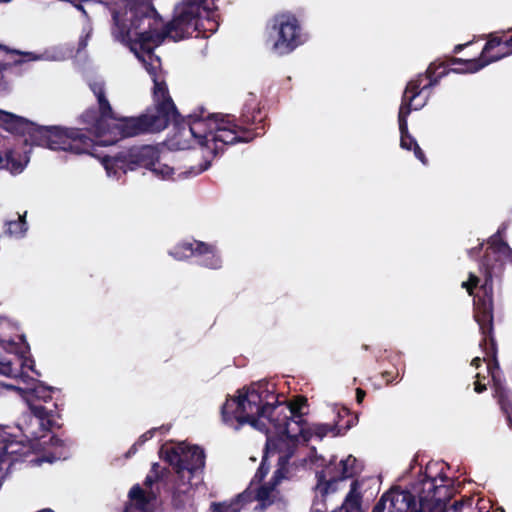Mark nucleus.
<instances>
[{
  "mask_svg": "<svg viewBox=\"0 0 512 512\" xmlns=\"http://www.w3.org/2000/svg\"><path fill=\"white\" fill-rule=\"evenodd\" d=\"M283 478H284V471H283V468L280 467L274 472V474L271 478V481L274 482L276 485H279Z\"/></svg>",
  "mask_w": 512,
  "mask_h": 512,
  "instance_id": "43",
  "label": "nucleus"
},
{
  "mask_svg": "<svg viewBox=\"0 0 512 512\" xmlns=\"http://www.w3.org/2000/svg\"><path fill=\"white\" fill-rule=\"evenodd\" d=\"M164 460L172 466L176 477L172 486V500L175 506H183L193 483L197 478L202 480L205 468L206 455L204 450L197 446L181 444L165 451Z\"/></svg>",
  "mask_w": 512,
  "mask_h": 512,
  "instance_id": "7",
  "label": "nucleus"
},
{
  "mask_svg": "<svg viewBox=\"0 0 512 512\" xmlns=\"http://www.w3.org/2000/svg\"><path fill=\"white\" fill-rule=\"evenodd\" d=\"M39 512H54V511L52 509L47 508V509H43V510H41Z\"/></svg>",
  "mask_w": 512,
  "mask_h": 512,
  "instance_id": "56",
  "label": "nucleus"
},
{
  "mask_svg": "<svg viewBox=\"0 0 512 512\" xmlns=\"http://www.w3.org/2000/svg\"><path fill=\"white\" fill-rule=\"evenodd\" d=\"M215 0H208L209 3L213 4Z\"/></svg>",
  "mask_w": 512,
  "mask_h": 512,
  "instance_id": "58",
  "label": "nucleus"
},
{
  "mask_svg": "<svg viewBox=\"0 0 512 512\" xmlns=\"http://www.w3.org/2000/svg\"><path fill=\"white\" fill-rule=\"evenodd\" d=\"M89 88L97 100L106 97L105 84L102 81H94L89 83Z\"/></svg>",
  "mask_w": 512,
  "mask_h": 512,
  "instance_id": "33",
  "label": "nucleus"
},
{
  "mask_svg": "<svg viewBox=\"0 0 512 512\" xmlns=\"http://www.w3.org/2000/svg\"><path fill=\"white\" fill-rule=\"evenodd\" d=\"M449 73L444 63L437 59L429 64L424 73H419L411 79L403 92L401 105L398 112V124L400 131V146L405 150H412L418 144L415 138L409 133L407 118L413 110L423 108L431 94V89Z\"/></svg>",
  "mask_w": 512,
  "mask_h": 512,
  "instance_id": "6",
  "label": "nucleus"
},
{
  "mask_svg": "<svg viewBox=\"0 0 512 512\" xmlns=\"http://www.w3.org/2000/svg\"><path fill=\"white\" fill-rule=\"evenodd\" d=\"M98 108L89 107L80 116V122L85 126L81 131L86 130L96 138L106 136L109 130L110 121L116 120L114 112L107 96L97 100ZM87 136L84 132H82Z\"/></svg>",
  "mask_w": 512,
  "mask_h": 512,
  "instance_id": "15",
  "label": "nucleus"
},
{
  "mask_svg": "<svg viewBox=\"0 0 512 512\" xmlns=\"http://www.w3.org/2000/svg\"><path fill=\"white\" fill-rule=\"evenodd\" d=\"M267 440L264 448V456H269L270 454H275L279 451V447L281 442L283 441V438H286L285 436H276L273 437L271 434H266Z\"/></svg>",
  "mask_w": 512,
  "mask_h": 512,
  "instance_id": "29",
  "label": "nucleus"
},
{
  "mask_svg": "<svg viewBox=\"0 0 512 512\" xmlns=\"http://www.w3.org/2000/svg\"><path fill=\"white\" fill-rule=\"evenodd\" d=\"M285 462H286L285 458H284L283 456H281V457L279 458V464H280L281 466H283V465L285 464Z\"/></svg>",
  "mask_w": 512,
  "mask_h": 512,
  "instance_id": "54",
  "label": "nucleus"
},
{
  "mask_svg": "<svg viewBox=\"0 0 512 512\" xmlns=\"http://www.w3.org/2000/svg\"><path fill=\"white\" fill-rule=\"evenodd\" d=\"M51 443L53 445H58V446H62L63 445V440H61L60 438H58L57 436H52L51 437Z\"/></svg>",
  "mask_w": 512,
  "mask_h": 512,
  "instance_id": "50",
  "label": "nucleus"
},
{
  "mask_svg": "<svg viewBox=\"0 0 512 512\" xmlns=\"http://www.w3.org/2000/svg\"><path fill=\"white\" fill-rule=\"evenodd\" d=\"M241 495L239 494L235 500L231 502H212L210 505L211 512H238L235 506L238 504Z\"/></svg>",
  "mask_w": 512,
  "mask_h": 512,
  "instance_id": "28",
  "label": "nucleus"
},
{
  "mask_svg": "<svg viewBox=\"0 0 512 512\" xmlns=\"http://www.w3.org/2000/svg\"><path fill=\"white\" fill-rule=\"evenodd\" d=\"M263 487H266L267 491L272 494V492L275 490V488L278 486L271 480L265 484L262 485Z\"/></svg>",
  "mask_w": 512,
  "mask_h": 512,
  "instance_id": "47",
  "label": "nucleus"
},
{
  "mask_svg": "<svg viewBox=\"0 0 512 512\" xmlns=\"http://www.w3.org/2000/svg\"><path fill=\"white\" fill-rule=\"evenodd\" d=\"M137 446H138V444L134 443V444L130 447V449L128 450V452H127L126 456H127V457H130L131 455L135 454V453H136V451H137Z\"/></svg>",
  "mask_w": 512,
  "mask_h": 512,
  "instance_id": "52",
  "label": "nucleus"
},
{
  "mask_svg": "<svg viewBox=\"0 0 512 512\" xmlns=\"http://www.w3.org/2000/svg\"><path fill=\"white\" fill-rule=\"evenodd\" d=\"M153 435H154V430H149V431L145 432L143 435L140 436V438L138 439L136 444H138V445L144 444L147 440L151 439L153 437Z\"/></svg>",
  "mask_w": 512,
  "mask_h": 512,
  "instance_id": "45",
  "label": "nucleus"
},
{
  "mask_svg": "<svg viewBox=\"0 0 512 512\" xmlns=\"http://www.w3.org/2000/svg\"><path fill=\"white\" fill-rule=\"evenodd\" d=\"M365 396H366L365 390H363L362 388L356 389V402L358 404H361L363 402Z\"/></svg>",
  "mask_w": 512,
  "mask_h": 512,
  "instance_id": "46",
  "label": "nucleus"
},
{
  "mask_svg": "<svg viewBox=\"0 0 512 512\" xmlns=\"http://www.w3.org/2000/svg\"><path fill=\"white\" fill-rule=\"evenodd\" d=\"M152 172H154L156 175H160L163 179L169 178L173 175L174 170L172 167L161 164L159 162V159L157 160L156 165L154 166V169H151Z\"/></svg>",
  "mask_w": 512,
  "mask_h": 512,
  "instance_id": "32",
  "label": "nucleus"
},
{
  "mask_svg": "<svg viewBox=\"0 0 512 512\" xmlns=\"http://www.w3.org/2000/svg\"><path fill=\"white\" fill-rule=\"evenodd\" d=\"M382 378L385 380L387 384L392 383L396 377L398 376V372H392V371H383Z\"/></svg>",
  "mask_w": 512,
  "mask_h": 512,
  "instance_id": "42",
  "label": "nucleus"
},
{
  "mask_svg": "<svg viewBox=\"0 0 512 512\" xmlns=\"http://www.w3.org/2000/svg\"><path fill=\"white\" fill-rule=\"evenodd\" d=\"M479 343V346L485 354L484 361H487V369L493 379V396L500 407L501 412L504 414L506 422H512V391L506 388L502 383L496 379L494 369H499L497 360V343L495 342V353L490 351L491 340L486 338L484 334Z\"/></svg>",
  "mask_w": 512,
  "mask_h": 512,
  "instance_id": "14",
  "label": "nucleus"
},
{
  "mask_svg": "<svg viewBox=\"0 0 512 512\" xmlns=\"http://www.w3.org/2000/svg\"><path fill=\"white\" fill-rule=\"evenodd\" d=\"M387 504V496L381 495L379 500L376 502L371 512H385Z\"/></svg>",
  "mask_w": 512,
  "mask_h": 512,
  "instance_id": "38",
  "label": "nucleus"
},
{
  "mask_svg": "<svg viewBox=\"0 0 512 512\" xmlns=\"http://www.w3.org/2000/svg\"><path fill=\"white\" fill-rule=\"evenodd\" d=\"M482 359L480 357H475L471 361V365L475 368H479L481 366Z\"/></svg>",
  "mask_w": 512,
  "mask_h": 512,
  "instance_id": "49",
  "label": "nucleus"
},
{
  "mask_svg": "<svg viewBox=\"0 0 512 512\" xmlns=\"http://www.w3.org/2000/svg\"><path fill=\"white\" fill-rule=\"evenodd\" d=\"M210 9L208 0H182L175 6L171 21L165 24L167 38L179 41L191 36L198 29L202 11Z\"/></svg>",
  "mask_w": 512,
  "mask_h": 512,
  "instance_id": "12",
  "label": "nucleus"
},
{
  "mask_svg": "<svg viewBox=\"0 0 512 512\" xmlns=\"http://www.w3.org/2000/svg\"><path fill=\"white\" fill-rule=\"evenodd\" d=\"M480 278L476 276L474 273L470 272L469 277L467 281L462 282V288H464L469 296H473V300L475 299V296L479 294L480 292Z\"/></svg>",
  "mask_w": 512,
  "mask_h": 512,
  "instance_id": "27",
  "label": "nucleus"
},
{
  "mask_svg": "<svg viewBox=\"0 0 512 512\" xmlns=\"http://www.w3.org/2000/svg\"><path fill=\"white\" fill-rule=\"evenodd\" d=\"M271 494L267 491L266 487L262 485L257 489L256 499L260 502H265L270 499Z\"/></svg>",
  "mask_w": 512,
  "mask_h": 512,
  "instance_id": "39",
  "label": "nucleus"
},
{
  "mask_svg": "<svg viewBox=\"0 0 512 512\" xmlns=\"http://www.w3.org/2000/svg\"><path fill=\"white\" fill-rule=\"evenodd\" d=\"M383 495L387 496V503L389 502L388 512H414L417 510L416 496L409 490L395 486L384 492Z\"/></svg>",
  "mask_w": 512,
  "mask_h": 512,
  "instance_id": "18",
  "label": "nucleus"
},
{
  "mask_svg": "<svg viewBox=\"0 0 512 512\" xmlns=\"http://www.w3.org/2000/svg\"><path fill=\"white\" fill-rule=\"evenodd\" d=\"M339 420L331 424H316L310 430H306V436L310 438L316 436L320 440L327 436L329 433L336 435H344L349 429H351L357 422L358 416L353 414L348 408L342 407L338 411Z\"/></svg>",
  "mask_w": 512,
  "mask_h": 512,
  "instance_id": "17",
  "label": "nucleus"
},
{
  "mask_svg": "<svg viewBox=\"0 0 512 512\" xmlns=\"http://www.w3.org/2000/svg\"><path fill=\"white\" fill-rule=\"evenodd\" d=\"M169 473L170 471L167 468L161 467L159 463H153L149 474L144 480V485L150 488L154 483L164 481Z\"/></svg>",
  "mask_w": 512,
  "mask_h": 512,
  "instance_id": "24",
  "label": "nucleus"
},
{
  "mask_svg": "<svg viewBox=\"0 0 512 512\" xmlns=\"http://www.w3.org/2000/svg\"><path fill=\"white\" fill-rule=\"evenodd\" d=\"M51 389L50 388H43V387H36L32 390V393L37 398H42L43 400L51 399Z\"/></svg>",
  "mask_w": 512,
  "mask_h": 512,
  "instance_id": "35",
  "label": "nucleus"
},
{
  "mask_svg": "<svg viewBox=\"0 0 512 512\" xmlns=\"http://www.w3.org/2000/svg\"><path fill=\"white\" fill-rule=\"evenodd\" d=\"M477 380L474 382V390L476 393H482L486 390V385L480 381V374L476 375Z\"/></svg>",
  "mask_w": 512,
  "mask_h": 512,
  "instance_id": "44",
  "label": "nucleus"
},
{
  "mask_svg": "<svg viewBox=\"0 0 512 512\" xmlns=\"http://www.w3.org/2000/svg\"><path fill=\"white\" fill-rule=\"evenodd\" d=\"M128 497L130 502L125 505L123 512H130L132 508L141 512H147L150 503L156 499L154 492H145L139 484H135L130 489Z\"/></svg>",
  "mask_w": 512,
  "mask_h": 512,
  "instance_id": "19",
  "label": "nucleus"
},
{
  "mask_svg": "<svg viewBox=\"0 0 512 512\" xmlns=\"http://www.w3.org/2000/svg\"><path fill=\"white\" fill-rule=\"evenodd\" d=\"M412 150L414 152V156L424 165L428 164V159L423 152V150L420 148L418 144H415V146L412 147Z\"/></svg>",
  "mask_w": 512,
  "mask_h": 512,
  "instance_id": "37",
  "label": "nucleus"
},
{
  "mask_svg": "<svg viewBox=\"0 0 512 512\" xmlns=\"http://www.w3.org/2000/svg\"><path fill=\"white\" fill-rule=\"evenodd\" d=\"M9 169L12 172H19L22 170L20 162L13 158L12 151H6L4 154L0 153V169Z\"/></svg>",
  "mask_w": 512,
  "mask_h": 512,
  "instance_id": "26",
  "label": "nucleus"
},
{
  "mask_svg": "<svg viewBox=\"0 0 512 512\" xmlns=\"http://www.w3.org/2000/svg\"><path fill=\"white\" fill-rule=\"evenodd\" d=\"M0 49H3V50H5V51H7V52H12V53H17V54L19 53L18 51L8 49V48H7L6 46H4V45H0Z\"/></svg>",
  "mask_w": 512,
  "mask_h": 512,
  "instance_id": "53",
  "label": "nucleus"
},
{
  "mask_svg": "<svg viewBox=\"0 0 512 512\" xmlns=\"http://www.w3.org/2000/svg\"><path fill=\"white\" fill-rule=\"evenodd\" d=\"M512 54V29L501 36L490 34L478 58L462 59L447 56L445 69L456 73H475L489 65Z\"/></svg>",
  "mask_w": 512,
  "mask_h": 512,
  "instance_id": "9",
  "label": "nucleus"
},
{
  "mask_svg": "<svg viewBox=\"0 0 512 512\" xmlns=\"http://www.w3.org/2000/svg\"><path fill=\"white\" fill-rule=\"evenodd\" d=\"M268 42L278 55H287L304 43L299 20L291 13L276 14L270 21Z\"/></svg>",
  "mask_w": 512,
  "mask_h": 512,
  "instance_id": "11",
  "label": "nucleus"
},
{
  "mask_svg": "<svg viewBox=\"0 0 512 512\" xmlns=\"http://www.w3.org/2000/svg\"><path fill=\"white\" fill-rule=\"evenodd\" d=\"M26 212L23 216H18L17 220H10L5 223L4 234L10 237L20 238L26 233L28 227L26 222Z\"/></svg>",
  "mask_w": 512,
  "mask_h": 512,
  "instance_id": "22",
  "label": "nucleus"
},
{
  "mask_svg": "<svg viewBox=\"0 0 512 512\" xmlns=\"http://www.w3.org/2000/svg\"><path fill=\"white\" fill-rule=\"evenodd\" d=\"M503 231L504 228L498 229L487 240V248L480 260V271L484 280L474 299V320L479 325L480 333L491 340L492 353H495L493 278L502 275L504 259L512 264V248L502 239Z\"/></svg>",
  "mask_w": 512,
  "mask_h": 512,
  "instance_id": "3",
  "label": "nucleus"
},
{
  "mask_svg": "<svg viewBox=\"0 0 512 512\" xmlns=\"http://www.w3.org/2000/svg\"><path fill=\"white\" fill-rule=\"evenodd\" d=\"M336 460L337 457L332 456L325 468L316 473L317 484L315 490L318 495L313 500L315 512L326 511L327 491L333 482H341L345 479L353 478L361 471L360 464L353 455H348L338 463Z\"/></svg>",
  "mask_w": 512,
  "mask_h": 512,
  "instance_id": "10",
  "label": "nucleus"
},
{
  "mask_svg": "<svg viewBox=\"0 0 512 512\" xmlns=\"http://www.w3.org/2000/svg\"><path fill=\"white\" fill-rule=\"evenodd\" d=\"M483 245H484V243L481 242V243L478 244V246L469 249L467 251L468 252V256L471 259H477L480 256V253H481V251L483 249Z\"/></svg>",
  "mask_w": 512,
  "mask_h": 512,
  "instance_id": "41",
  "label": "nucleus"
},
{
  "mask_svg": "<svg viewBox=\"0 0 512 512\" xmlns=\"http://www.w3.org/2000/svg\"><path fill=\"white\" fill-rule=\"evenodd\" d=\"M269 470L270 464L268 463V457L263 455L261 463L256 471L255 479H257L258 481H262L269 473Z\"/></svg>",
  "mask_w": 512,
  "mask_h": 512,
  "instance_id": "34",
  "label": "nucleus"
},
{
  "mask_svg": "<svg viewBox=\"0 0 512 512\" xmlns=\"http://www.w3.org/2000/svg\"><path fill=\"white\" fill-rule=\"evenodd\" d=\"M287 407L289 408L288 416L290 417V420L294 424V426L297 429V432L300 434V436L303 438L304 441H309L310 437L306 436V429L303 427V413L302 409L303 407L307 406V398L304 396H297L294 400L286 402Z\"/></svg>",
  "mask_w": 512,
  "mask_h": 512,
  "instance_id": "21",
  "label": "nucleus"
},
{
  "mask_svg": "<svg viewBox=\"0 0 512 512\" xmlns=\"http://www.w3.org/2000/svg\"><path fill=\"white\" fill-rule=\"evenodd\" d=\"M471 502H472V499L471 498H466V499H461V500H455L454 503L451 505V509L454 511V512H461L463 507L465 505H471Z\"/></svg>",
  "mask_w": 512,
  "mask_h": 512,
  "instance_id": "36",
  "label": "nucleus"
},
{
  "mask_svg": "<svg viewBox=\"0 0 512 512\" xmlns=\"http://www.w3.org/2000/svg\"><path fill=\"white\" fill-rule=\"evenodd\" d=\"M17 369L13 367L11 360L5 358L0 359V374L8 377L16 376Z\"/></svg>",
  "mask_w": 512,
  "mask_h": 512,
  "instance_id": "31",
  "label": "nucleus"
},
{
  "mask_svg": "<svg viewBox=\"0 0 512 512\" xmlns=\"http://www.w3.org/2000/svg\"><path fill=\"white\" fill-rule=\"evenodd\" d=\"M20 341L21 343H17L13 340H3L2 343L4 344L3 347L10 353L23 356L29 351V345L24 335L20 336Z\"/></svg>",
  "mask_w": 512,
  "mask_h": 512,
  "instance_id": "25",
  "label": "nucleus"
},
{
  "mask_svg": "<svg viewBox=\"0 0 512 512\" xmlns=\"http://www.w3.org/2000/svg\"><path fill=\"white\" fill-rule=\"evenodd\" d=\"M418 485L421 486V490H417L419 501L414 512H446L449 499L437 496L440 490H447L445 486H436L435 479L428 477Z\"/></svg>",
  "mask_w": 512,
  "mask_h": 512,
  "instance_id": "16",
  "label": "nucleus"
},
{
  "mask_svg": "<svg viewBox=\"0 0 512 512\" xmlns=\"http://www.w3.org/2000/svg\"><path fill=\"white\" fill-rule=\"evenodd\" d=\"M338 483L339 482H333V484L331 485V487L327 491V496L329 494H331V493H335L338 490Z\"/></svg>",
  "mask_w": 512,
  "mask_h": 512,
  "instance_id": "51",
  "label": "nucleus"
},
{
  "mask_svg": "<svg viewBox=\"0 0 512 512\" xmlns=\"http://www.w3.org/2000/svg\"><path fill=\"white\" fill-rule=\"evenodd\" d=\"M147 70L153 81V105L137 117L117 116V123L109 124L106 136L110 138L105 141L106 144L145 133H157L173 123L175 133L169 140L173 149L192 148L193 138V141L207 148L213 156H218L227 146L248 143L265 133L266 114L254 96L245 101L238 119L230 114L208 113L202 106L184 118L157 67L149 65Z\"/></svg>",
  "mask_w": 512,
  "mask_h": 512,
  "instance_id": "1",
  "label": "nucleus"
},
{
  "mask_svg": "<svg viewBox=\"0 0 512 512\" xmlns=\"http://www.w3.org/2000/svg\"><path fill=\"white\" fill-rule=\"evenodd\" d=\"M210 6H211L210 10L203 11L206 14V16L205 17H202V15L200 16L198 29L196 30L199 33L203 32L204 37H208V35H206L207 32L210 34L215 33L219 27V23L213 18V14H214L213 10L215 9L214 3L213 4L210 3Z\"/></svg>",
  "mask_w": 512,
  "mask_h": 512,
  "instance_id": "23",
  "label": "nucleus"
},
{
  "mask_svg": "<svg viewBox=\"0 0 512 512\" xmlns=\"http://www.w3.org/2000/svg\"><path fill=\"white\" fill-rule=\"evenodd\" d=\"M238 396L229 397L221 408L222 420L229 425L237 423L236 429L245 424L275 436H285L297 440L300 435L288 416L289 408L286 401L280 402L278 397L269 392L268 384H258L248 388Z\"/></svg>",
  "mask_w": 512,
  "mask_h": 512,
  "instance_id": "2",
  "label": "nucleus"
},
{
  "mask_svg": "<svg viewBox=\"0 0 512 512\" xmlns=\"http://www.w3.org/2000/svg\"><path fill=\"white\" fill-rule=\"evenodd\" d=\"M0 126L11 134L25 137V144L62 150L74 154L91 152L94 147L89 136L79 128L41 126L24 117L0 111Z\"/></svg>",
  "mask_w": 512,
  "mask_h": 512,
  "instance_id": "4",
  "label": "nucleus"
},
{
  "mask_svg": "<svg viewBox=\"0 0 512 512\" xmlns=\"http://www.w3.org/2000/svg\"><path fill=\"white\" fill-rule=\"evenodd\" d=\"M126 1L121 29L132 44V50L138 48L149 58H152L154 49L167 38L164 21L151 0ZM135 54L141 59L137 51H135Z\"/></svg>",
  "mask_w": 512,
  "mask_h": 512,
  "instance_id": "5",
  "label": "nucleus"
},
{
  "mask_svg": "<svg viewBox=\"0 0 512 512\" xmlns=\"http://www.w3.org/2000/svg\"><path fill=\"white\" fill-rule=\"evenodd\" d=\"M40 426L43 428V430L46 431H51L56 426L59 427L56 421L53 419V416H49V418L40 423Z\"/></svg>",
  "mask_w": 512,
  "mask_h": 512,
  "instance_id": "40",
  "label": "nucleus"
},
{
  "mask_svg": "<svg viewBox=\"0 0 512 512\" xmlns=\"http://www.w3.org/2000/svg\"><path fill=\"white\" fill-rule=\"evenodd\" d=\"M76 6H77V8H79V9H83V7H82L81 5H76Z\"/></svg>",
  "mask_w": 512,
  "mask_h": 512,
  "instance_id": "57",
  "label": "nucleus"
},
{
  "mask_svg": "<svg viewBox=\"0 0 512 512\" xmlns=\"http://www.w3.org/2000/svg\"><path fill=\"white\" fill-rule=\"evenodd\" d=\"M361 488L362 482L357 479L353 480L342 505L337 507L333 512H363V495Z\"/></svg>",
  "mask_w": 512,
  "mask_h": 512,
  "instance_id": "20",
  "label": "nucleus"
},
{
  "mask_svg": "<svg viewBox=\"0 0 512 512\" xmlns=\"http://www.w3.org/2000/svg\"><path fill=\"white\" fill-rule=\"evenodd\" d=\"M90 139L93 141L94 147L91 152L86 154L99 158L109 176L119 177L121 173L126 174L128 171H134L138 168L154 169L159 159L158 149L151 145L133 146L113 156H100L96 154L97 142L91 137Z\"/></svg>",
  "mask_w": 512,
  "mask_h": 512,
  "instance_id": "8",
  "label": "nucleus"
},
{
  "mask_svg": "<svg viewBox=\"0 0 512 512\" xmlns=\"http://www.w3.org/2000/svg\"><path fill=\"white\" fill-rule=\"evenodd\" d=\"M170 254L177 260H186L192 257L198 258V264L209 269H220L222 258L215 245L193 240L178 243Z\"/></svg>",
  "mask_w": 512,
  "mask_h": 512,
  "instance_id": "13",
  "label": "nucleus"
},
{
  "mask_svg": "<svg viewBox=\"0 0 512 512\" xmlns=\"http://www.w3.org/2000/svg\"><path fill=\"white\" fill-rule=\"evenodd\" d=\"M30 410L33 416H35L39 420V424L42 423L44 420L49 418V416H54L52 410H48L43 405H30Z\"/></svg>",
  "mask_w": 512,
  "mask_h": 512,
  "instance_id": "30",
  "label": "nucleus"
},
{
  "mask_svg": "<svg viewBox=\"0 0 512 512\" xmlns=\"http://www.w3.org/2000/svg\"><path fill=\"white\" fill-rule=\"evenodd\" d=\"M470 44H471V42H468L466 44H458V45H456L454 47V49H453V53L457 54V53L461 52L466 46H468Z\"/></svg>",
  "mask_w": 512,
  "mask_h": 512,
  "instance_id": "48",
  "label": "nucleus"
},
{
  "mask_svg": "<svg viewBox=\"0 0 512 512\" xmlns=\"http://www.w3.org/2000/svg\"><path fill=\"white\" fill-rule=\"evenodd\" d=\"M209 165H210V163H209V162H207V163L205 164V166H204L202 169H200V170H199V172H202V171L206 170V169L208 168V166H209Z\"/></svg>",
  "mask_w": 512,
  "mask_h": 512,
  "instance_id": "55",
  "label": "nucleus"
}]
</instances>
